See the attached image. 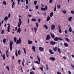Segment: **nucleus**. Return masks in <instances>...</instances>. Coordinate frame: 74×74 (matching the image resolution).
I'll return each mask as SVG.
<instances>
[{
    "label": "nucleus",
    "instance_id": "1",
    "mask_svg": "<svg viewBox=\"0 0 74 74\" xmlns=\"http://www.w3.org/2000/svg\"><path fill=\"white\" fill-rule=\"evenodd\" d=\"M10 50L12 51V45L13 44V42L10 40Z\"/></svg>",
    "mask_w": 74,
    "mask_h": 74
},
{
    "label": "nucleus",
    "instance_id": "2",
    "mask_svg": "<svg viewBox=\"0 0 74 74\" xmlns=\"http://www.w3.org/2000/svg\"><path fill=\"white\" fill-rule=\"evenodd\" d=\"M19 22L17 26L18 27H21L20 25H22V21H21V19L20 18H19Z\"/></svg>",
    "mask_w": 74,
    "mask_h": 74
},
{
    "label": "nucleus",
    "instance_id": "3",
    "mask_svg": "<svg viewBox=\"0 0 74 74\" xmlns=\"http://www.w3.org/2000/svg\"><path fill=\"white\" fill-rule=\"evenodd\" d=\"M48 9V7H47V5H46L45 6V8H41V9L42 11H46V10H47Z\"/></svg>",
    "mask_w": 74,
    "mask_h": 74
},
{
    "label": "nucleus",
    "instance_id": "4",
    "mask_svg": "<svg viewBox=\"0 0 74 74\" xmlns=\"http://www.w3.org/2000/svg\"><path fill=\"white\" fill-rule=\"evenodd\" d=\"M50 38H51L50 36L49 35H48L46 38V40H50Z\"/></svg>",
    "mask_w": 74,
    "mask_h": 74
},
{
    "label": "nucleus",
    "instance_id": "5",
    "mask_svg": "<svg viewBox=\"0 0 74 74\" xmlns=\"http://www.w3.org/2000/svg\"><path fill=\"white\" fill-rule=\"evenodd\" d=\"M8 25L9 26L8 27L7 31H8V32H10V27L11 26V25H10V24H8Z\"/></svg>",
    "mask_w": 74,
    "mask_h": 74
},
{
    "label": "nucleus",
    "instance_id": "6",
    "mask_svg": "<svg viewBox=\"0 0 74 74\" xmlns=\"http://www.w3.org/2000/svg\"><path fill=\"white\" fill-rule=\"evenodd\" d=\"M55 28V25L54 24H52L51 25V30H54Z\"/></svg>",
    "mask_w": 74,
    "mask_h": 74
},
{
    "label": "nucleus",
    "instance_id": "7",
    "mask_svg": "<svg viewBox=\"0 0 74 74\" xmlns=\"http://www.w3.org/2000/svg\"><path fill=\"white\" fill-rule=\"evenodd\" d=\"M14 1V0H12V8H14V7H15V2Z\"/></svg>",
    "mask_w": 74,
    "mask_h": 74
},
{
    "label": "nucleus",
    "instance_id": "8",
    "mask_svg": "<svg viewBox=\"0 0 74 74\" xmlns=\"http://www.w3.org/2000/svg\"><path fill=\"white\" fill-rule=\"evenodd\" d=\"M55 44H56V42H53V41H51L50 43V45H55Z\"/></svg>",
    "mask_w": 74,
    "mask_h": 74
},
{
    "label": "nucleus",
    "instance_id": "9",
    "mask_svg": "<svg viewBox=\"0 0 74 74\" xmlns=\"http://www.w3.org/2000/svg\"><path fill=\"white\" fill-rule=\"evenodd\" d=\"M39 49L40 51H44V48L40 46L39 48Z\"/></svg>",
    "mask_w": 74,
    "mask_h": 74
},
{
    "label": "nucleus",
    "instance_id": "10",
    "mask_svg": "<svg viewBox=\"0 0 74 74\" xmlns=\"http://www.w3.org/2000/svg\"><path fill=\"white\" fill-rule=\"evenodd\" d=\"M53 40L55 41H58L59 40V38L56 37L53 39Z\"/></svg>",
    "mask_w": 74,
    "mask_h": 74
},
{
    "label": "nucleus",
    "instance_id": "11",
    "mask_svg": "<svg viewBox=\"0 0 74 74\" xmlns=\"http://www.w3.org/2000/svg\"><path fill=\"white\" fill-rule=\"evenodd\" d=\"M50 59L53 61H54L55 60V58L53 57H50Z\"/></svg>",
    "mask_w": 74,
    "mask_h": 74
},
{
    "label": "nucleus",
    "instance_id": "12",
    "mask_svg": "<svg viewBox=\"0 0 74 74\" xmlns=\"http://www.w3.org/2000/svg\"><path fill=\"white\" fill-rule=\"evenodd\" d=\"M50 34L52 38H55V35H54V34H52L51 32L50 33Z\"/></svg>",
    "mask_w": 74,
    "mask_h": 74
},
{
    "label": "nucleus",
    "instance_id": "13",
    "mask_svg": "<svg viewBox=\"0 0 74 74\" xmlns=\"http://www.w3.org/2000/svg\"><path fill=\"white\" fill-rule=\"evenodd\" d=\"M18 44H21V42H22V41L21 40V38H19L18 40Z\"/></svg>",
    "mask_w": 74,
    "mask_h": 74
},
{
    "label": "nucleus",
    "instance_id": "14",
    "mask_svg": "<svg viewBox=\"0 0 74 74\" xmlns=\"http://www.w3.org/2000/svg\"><path fill=\"white\" fill-rule=\"evenodd\" d=\"M49 53H50L51 54H54V53L53 52L52 50L51 49H49Z\"/></svg>",
    "mask_w": 74,
    "mask_h": 74
},
{
    "label": "nucleus",
    "instance_id": "15",
    "mask_svg": "<svg viewBox=\"0 0 74 74\" xmlns=\"http://www.w3.org/2000/svg\"><path fill=\"white\" fill-rule=\"evenodd\" d=\"M58 51L59 53H62V52L61 51V50L59 48H58Z\"/></svg>",
    "mask_w": 74,
    "mask_h": 74
},
{
    "label": "nucleus",
    "instance_id": "16",
    "mask_svg": "<svg viewBox=\"0 0 74 74\" xmlns=\"http://www.w3.org/2000/svg\"><path fill=\"white\" fill-rule=\"evenodd\" d=\"M21 28L20 27L19 28L18 30H17V32L18 33H21Z\"/></svg>",
    "mask_w": 74,
    "mask_h": 74
},
{
    "label": "nucleus",
    "instance_id": "17",
    "mask_svg": "<svg viewBox=\"0 0 74 74\" xmlns=\"http://www.w3.org/2000/svg\"><path fill=\"white\" fill-rule=\"evenodd\" d=\"M50 20V17H49V16L47 17V21H49Z\"/></svg>",
    "mask_w": 74,
    "mask_h": 74
},
{
    "label": "nucleus",
    "instance_id": "18",
    "mask_svg": "<svg viewBox=\"0 0 74 74\" xmlns=\"http://www.w3.org/2000/svg\"><path fill=\"white\" fill-rule=\"evenodd\" d=\"M57 49H58V47H56L55 48L53 49V51H57Z\"/></svg>",
    "mask_w": 74,
    "mask_h": 74
},
{
    "label": "nucleus",
    "instance_id": "19",
    "mask_svg": "<svg viewBox=\"0 0 74 74\" xmlns=\"http://www.w3.org/2000/svg\"><path fill=\"white\" fill-rule=\"evenodd\" d=\"M39 57V56H37V58L38 59V60L39 63H40V62H41V60H40V58Z\"/></svg>",
    "mask_w": 74,
    "mask_h": 74
},
{
    "label": "nucleus",
    "instance_id": "20",
    "mask_svg": "<svg viewBox=\"0 0 74 74\" xmlns=\"http://www.w3.org/2000/svg\"><path fill=\"white\" fill-rule=\"evenodd\" d=\"M69 32H72V29H71V27H70L69 29Z\"/></svg>",
    "mask_w": 74,
    "mask_h": 74
},
{
    "label": "nucleus",
    "instance_id": "21",
    "mask_svg": "<svg viewBox=\"0 0 74 74\" xmlns=\"http://www.w3.org/2000/svg\"><path fill=\"white\" fill-rule=\"evenodd\" d=\"M50 17H52V16H53V12H51L50 13Z\"/></svg>",
    "mask_w": 74,
    "mask_h": 74
},
{
    "label": "nucleus",
    "instance_id": "22",
    "mask_svg": "<svg viewBox=\"0 0 74 74\" xmlns=\"http://www.w3.org/2000/svg\"><path fill=\"white\" fill-rule=\"evenodd\" d=\"M64 45L66 47H68V44H67V43L65 42L64 43Z\"/></svg>",
    "mask_w": 74,
    "mask_h": 74
},
{
    "label": "nucleus",
    "instance_id": "23",
    "mask_svg": "<svg viewBox=\"0 0 74 74\" xmlns=\"http://www.w3.org/2000/svg\"><path fill=\"white\" fill-rule=\"evenodd\" d=\"M4 20L5 21H7L8 20V17L7 16H5L4 18Z\"/></svg>",
    "mask_w": 74,
    "mask_h": 74
},
{
    "label": "nucleus",
    "instance_id": "24",
    "mask_svg": "<svg viewBox=\"0 0 74 74\" xmlns=\"http://www.w3.org/2000/svg\"><path fill=\"white\" fill-rule=\"evenodd\" d=\"M34 30L35 31V33H36V32L37 31V28L36 27H35L34 28Z\"/></svg>",
    "mask_w": 74,
    "mask_h": 74
},
{
    "label": "nucleus",
    "instance_id": "25",
    "mask_svg": "<svg viewBox=\"0 0 74 74\" xmlns=\"http://www.w3.org/2000/svg\"><path fill=\"white\" fill-rule=\"evenodd\" d=\"M32 49L33 51H34V52H35V47L34 46H32Z\"/></svg>",
    "mask_w": 74,
    "mask_h": 74
},
{
    "label": "nucleus",
    "instance_id": "26",
    "mask_svg": "<svg viewBox=\"0 0 74 74\" xmlns=\"http://www.w3.org/2000/svg\"><path fill=\"white\" fill-rule=\"evenodd\" d=\"M72 18L71 17H69L68 18V21H71V19H72Z\"/></svg>",
    "mask_w": 74,
    "mask_h": 74
},
{
    "label": "nucleus",
    "instance_id": "27",
    "mask_svg": "<svg viewBox=\"0 0 74 74\" xmlns=\"http://www.w3.org/2000/svg\"><path fill=\"white\" fill-rule=\"evenodd\" d=\"M3 60H5V54H4L3 55Z\"/></svg>",
    "mask_w": 74,
    "mask_h": 74
},
{
    "label": "nucleus",
    "instance_id": "28",
    "mask_svg": "<svg viewBox=\"0 0 74 74\" xmlns=\"http://www.w3.org/2000/svg\"><path fill=\"white\" fill-rule=\"evenodd\" d=\"M28 43L29 44H32V41L28 40Z\"/></svg>",
    "mask_w": 74,
    "mask_h": 74
},
{
    "label": "nucleus",
    "instance_id": "29",
    "mask_svg": "<svg viewBox=\"0 0 74 74\" xmlns=\"http://www.w3.org/2000/svg\"><path fill=\"white\" fill-rule=\"evenodd\" d=\"M3 42L4 44H5V42H6V39L5 38H4L3 39Z\"/></svg>",
    "mask_w": 74,
    "mask_h": 74
},
{
    "label": "nucleus",
    "instance_id": "30",
    "mask_svg": "<svg viewBox=\"0 0 74 74\" xmlns=\"http://www.w3.org/2000/svg\"><path fill=\"white\" fill-rule=\"evenodd\" d=\"M3 4H4L5 5H6L7 4V3H6V2H5V1H3Z\"/></svg>",
    "mask_w": 74,
    "mask_h": 74
},
{
    "label": "nucleus",
    "instance_id": "31",
    "mask_svg": "<svg viewBox=\"0 0 74 74\" xmlns=\"http://www.w3.org/2000/svg\"><path fill=\"white\" fill-rule=\"evenodd\" d=\"M44 27H45V29H46V30L48 29V27H47V25H45L44 26Z\"/></svg>",
    "mask_w": 74,
    "mask_h": 74
},
{
    "label": "nucleus",
    "instance_id": "32",
    "mask_svg": "<svg viewBox=\"0 0 74 74\" xmlns=\"http://www.w3.org/2000/svg\"><path fill=\"white\" fill-rule=\"evenodd\" d=\"M23 50L25 53V54H26V49H25V48H23Z\"/></svg>",
    "mask_w": 74,
    "mask_h": 74
},
{
    "label": "nucleus",
    "instance_id": "33",
    "mask_svg": "<svg viewBox=\"0 0 74 74\" xmlns=\"http://www.w3.org/2000/svg\"><path fill=\"white\" fill-rule=\"evenodd\" d=\"M31 20L33 21L34 22H36V18H32Z\"/></svg>",
    "mask_w": 74,
    "mask_h": 74
},
{
    "label": "nucleus",
    "instance_id": "34",
    "mask_svg": "<svg viewBox=\"0 0 74 74\" xmlns=\"http://www.w3.org/2000/svg\"><path fill=\"white\" fill-rule=\"evenodd\" d=\"M16 40H17V38H16V37L14 38V42H16Z\"/></svg>",
    "mask_w": 74,
    "mask_h": 74
},
{
    "label": "nucleus",
    "instance_id": "35",
    "mask_svg": "<svg viewBox=\"0 0 74 74\" xmlns=\"http://www.w3.org/2000/svg\"><path fill=\"white\" fill-rule=\"evenodd\" d=\"M34 63H37V64H40V63H39L37 61H36V62H34Z\"/></svg>",
    "mask_w": 74,
    "mask_h": 74
},
{
    "label": "nucleus",
    "instance_id": "36",
    "mask_svg": "<svg viewBox=\"0 0 74 74\" xmlns=\"http://www.w3.org/2000/svg\"><path fill=\"white\" fill-rule=\"evenodd\" d=\"M65 40H66V41H70V40H69V39L67 38H65Z\"/></svg>",
    "mask_w": 74,
    "mask_h": 74
},
{
    "label": "nucleus",
    "instance_id": "37",
    "mask_svg": "<svg viewBox=\"0 0 74 74\" xmlns=\"http://www.w3.org/2000/svg\"><path fill=\"white\" fill-rule=\"evenodd\" d=\"M39 6L38 5H36L35 7V8L36 10H38V9Z\"/></svg>",
    "mask_w": 74,
    "mask_h": 74
},
{
    "label": "nucleus",
    "instance_id": "38",
    "mask_svg": "<svg viewBox=\"0 0 74 74\" xmlns=\"http://www.w3.org/2000/svg\"><path fill=\"white\" fill-rule=\"evenodd\" d=\"M18 55H21V50H19L18 51Z\"/></svg>",
    "mask_w": 74,
    "mask_h": 74
},
{
    "label": "nucleus",
    "instance_id": "39",
    "mask_svg": "<svg viewBox=\"0 0 74 74\" xmlns=\"http://www.w3.org/2000/svg\"><path fill=\"white\" fill-rule=\"evenodd\" d=\"M37 1H34V5H36V4H37Z\"/></svg>",
    "mask_w": 74,
    "mask_h": 74
},
{
    "label": "nucleus",
    "instance_id": "40",
    "mask_svg": "<svg viewBox=\"0 0 74 74\" xmlns=\"http://www.w3.org/2000/svg\"><path fill=\"white\" fill-rule=\"evenodd\" d=\"M6 69H8V71H10V68H9V67H8V66H7L6 67Z\"/></svg>",
    "mask_w": 74,
    "mask_h": 74
},
{
    "label": "nucleus",
    "instance_id": "41",
    "mask_svg": "<svg viewBox=\"0 0 74 74\" xmlns=\"http://www.w3.org/2000/svg\"><path fill=\"white\" fill-rule=\"evenodd\" d=\"M15 55H16V56H17V57L18 56V53H17V50H16V51Z\"/></svg>",
    "mask_w": 74,
    "mask_h": 74
},
{
    "label": "nucleus",
    "instance_id": "42",
    "mask_svg": "<svg viewBox=\"0 0 74 74\" xmlns=\"http://www.w3.org/2000/svg\"><path fill=\"white\" fill-rule=\"evenodd\" d=\"M59 33H62V30H61V29H59Z\"/></svg>",
    "mask_w": 74,
    "mask_h": 74
},
{
    "label": "nucleus",
    "instance_id": "43",
    "mask_svg": "<svg viewBox=\"0 0 74 74\" xmlns=\"http://www.w3.org/2000/svg\"><path fill=\"white\" fill-rule=\"evenodd\" d=\"M58 40H60V41H62V40H64V39H62L61 38H58Z\"/></svg>",
    "mask_w": 74,
    "mask_h": 74
},
{
    "label": "nucleus",
    "instance_id": "44",
    "mask_svg": "<svg viewBox=\"0 0 74 74\" xmlns=\"http://www.w3.org/2000/svg\"><path fill=\"white\" fill-rule=\"evenodd\" d=\"M4 33V31L3 30L1 32V34H3V33Z\"/></svg>",
    "mask_w": 74,
    "mask_h": 74
},
{
    "label": "nucleus",
    "instance_id": "45",
    "mask_svg": "<svg viewBox=\"0 0 74 74\" xmlns=\"http://www.w3.org/2000/svg\"><path fill=\"white\" fill-rule=\"evenodd\" d=\"M36 27H38V23H36Z\"/></svg>",
    "mask_w": 74,
    "mask_h": 74
},
{
    "label": "nucleus",
    "instance_id": "46",
    "mask_svg": "<svg viewBox=\"0 0 74 74\" xmlns=\"http://www.w3.org/2000/svg\"><path fill=\"white\" fill-rule=\"evenodd\" d=\"M63 58L64 60H66V59H67L66 57H65L64 56L63 57Z\"/></svg>",
    "mask_w": 74,
    "mask_h": 74
},
{
    "label": "nucleus",
    "instance_id": "47",
    "mask_svg": "<svg viewBox=\"0 0 74 74\" xmlns=\"http://www.w3.org/2000/svg\"><path fill=\"white\" fill-rule=\"evenodd\" d=\"M46 66H47L46 69L47 70H48V66L47 64H46Z\"/></svg>",
    "mask_w": 74,
    "mask_h": 74
},
{
    "label": "nucleus",
    "instance_id": "48",
    "mask_svg": "<svg viewBox=\"0 0 74 74\" xmlns=\"http://www.w3.org/2000/svg\"><path fill=\"white\" fill-rule=\"evenodd\" d=\"M28 8L29 7H28V6H27V5H26V9L27 10V9H28Z\"/></svg>",
    "mask_w": 74,
    "mask_h": 74
},
{
    "label": "nucleus",
    "instance_id": "49",
    "mask_svg": "<svg viewBox=\"0 0 74 74\" xmlns=\"http://www.w3.org/2000/svg\"><path fill=\"white\" fill-rule=\"evenodd\" d=\"M18 1V5H19V3H20V1H21V0H17Z\"/></svg>",
    "mask_w": 74,
    "mask_h": 74
},
{
    "label": "nucleus",
    "instance_id": "50",
    "mask_svg": "<svg viewBox=\"0 0 74 74\" xmlns=\"http://www.w3.org/2000/svg\"><path fill=\"white\" fill-rule=\"evenodd\" d=\"M49 3H52V0H50L49 1Z\"/></svg>",
    "mask_w": 74,
    "mask_h": 74
},
{
    "label": "nucleus",
    "instance_id": "51",
    "mask_svg": "<svg viewBox=\"0 0 74 74\" xmlns=\"http://www.w3.org/2000/svg\"><path fill=\"white\" fill-rule=\"evenodd\" d=\"M10 16H11V14L10 13H9V14L8 15V17L9 18H10Z\"/></svg>",
    "mask_w": 74,
    "mask_h": 74
},
{
    "label": "nucleus",
    "instance_id": "52",
    "mask_svg": "<svg viewBox=\"0 0 74 74\" xmlns=\"http://www.w3.org/2000/svg\"><path fill=\"white\" fill-rule=\"evenodd\" d=\"M63 13L64 14H66V10L63 11Z\"/></svg>",
    "mask_w": 74,
    "mask_h": 74
},
{
    "label": "nucleus",
    "instance_id": "53",
    "mask_svg": "<svg viewBox=\"0 0 74 74\" xmlns=\"http://www.w3.org/2000/svg\"><path fill=\"white\" fill-rule=\"evenodd\" d=\"M18 62V63L19 64H20L21 63V60H19Z\"/></svg>",
    "mask_w": 74,
    "mask_h": 74
},
{
    "label": "nucleus",
    "instance_id": "54",
    "mask_svg": "<svg viewBox=\"0 0 74 74\" xmlns=\"http://www.w3.org/2000/svg\"><path fill=\"white\" fill-rule=\"evenodd\" d=\"M40 68L41 70H42V71H43V67H40Z\"/></svg>",
    "mask_w": 74,
    "mask_h": 74
},
{
    "label": "nucleus",
    "instance_id": "55",
    "mask_svg": "<svg viewBox=\"0 0 74 74\" xmlns=\"http://www.w3.org/2000/svg\"><path fill=\"white\" fill-rule=\"evenodd\" d=\"M29 58L31 59H33V57H32L31 56H30Z\"/></svg>",
    "mask_w": 74,
    "mask_h": 74
},
{
    "label": "nucleus",
    "instance_id": "56",
    "mask_svg": "<svg viewBox=\"0 0 74 74\" xmlns=\"http://www.w3.org/2000/svg\"><path fill=\"white\" fill-rule=\"evenodd\" d=\"M57 74H62V73L60 72H57Z\"/></svg>",
    "mask_w": 74,
    "mask_h": 74
},
{
    "label": "nucleus",
    "instance_id": "57",
    "mask_svg": "<svg viewBox=\"0 0 74 74\" xmlns=\"http://www.w3.org/2000/svg\"><path fill=\"white\" fill-rule=\"evenodd\" d=\"M28 0H26V4H28Z\"/></svg>",
    "mask_w": 74,
    "mask_h": 74
},
{
    "label": "nucleus",
    "instance_id": "58",
    "mask_svg": "<svg viewBox=\"0 0 74 74\" xmlns=\"http://www.w3.org/2000/svg\"><path fill=\"white\" fill-rule=\"evenodd\" d=\"M40 21H41V19L39 18L38 20V22H39V23H40Z\"/></svg>",
    "mask_w": 74,
    "mask_h": 74
},
{
    "label": "nucleus",
    "instance_id": "59",
    "mask_svg": "<svg viewBox=\"0 0 74 74\" xmlns=\"http://www.w3.org/2000/svg\"><path fill=\"white\" fill-rule=\"evenodd\" d=\"M71 13L74 14V12L73 11H71Z\"/></svg>",
    "mask_w": 74,
    "mask_h": 74
},
{
    "label": "nucleus",
    "instance_id": "60",
    "mask_svg": "<svg viewBox=\"0 0 74 74\" xmlns=\"http://www.w3.org/2000/svg\"><path fill=\"white\" fill-rule=\"evenodd\" d=\"M57 7L58 8H60V6L59 5H57Z\"/></svg>",
    "mask_w": 74,
    "mask_h": 74
},
{
    "label": "nucleus",
    "instance_id": "61",
    "mask_svg": "<svg viewBox=\"0 0 74 74\" xmlns=\"http://www.w3.org/2000/svg\"><path fill=\"white\" fill-rule=\"evenodd\" d=\"M65 33L66 34H67V30H66L65 31Z\"/></svg>",
    "mask_w": 74,
    "mask_h": 74
},
{
    "label": "nucleus",
    "instance_id": "62",
    "mask_svg": "<svg viewBox=\"0 0 74 74\" xmlns=\"http://www.w3.org/2000/svg\"><path fill=\"white\" fill-rule=\"evenodd\" d=\"M71 66L72 67H73V69H74V66L73 65H71Z\"/></svg>",
    "mask_w": 74,
    "mask_h": 74
},
{
    "label": "nucleus",
    "instance_id": "63",
    "mask_svg": "<svg viewBox=\"0 0 74 74\" xmlns=\"http://www.w3.org/2000/svg\"><path fill=\"white\" fill-rule=\"evenodd\" d=\"M68 73L69 74H71V72L70 71H69L68 72Z\"/></svg>",
    "mask_w": 74,
    "mask_h": 74
},
{
    "label": "nucleus",
    "instance_id": "64",
    "mask_svg": "<svg viewBox=\"0 0 74 74\" xmlns=\"http://www.w3.org/2000/svg\"><path fill=\"white\" fill-rule=\"evenodd\" d=\"M34 73V72L33 71H32L31 72H30V74H33V73Z\"/></svg>",
    "mask_w": 74,
    "mask_h": 74
}]
</instances>
